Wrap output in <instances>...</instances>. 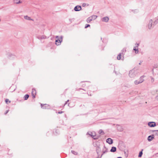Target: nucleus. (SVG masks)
<instances>
[{
    "mask_svg": "<svg viewBox=\"0 0 158 158\" xmlns=\"http://www.w3.org/2000/svg\"><path fill=\"white\" fill-rule=\"evenodd\" d=\"M8 111H9V110H6V113H5V114H7V113H8Z\"/></svg>",
    "mask_w": 158,
    "mask_h": 158,
    "instance_id": "35",
    "label": "nucleus"
},
{
    "mask_svg": "<svg viewBox=\"0 0 158 158\" xmlns=\"http://www.w3.org/2000/svg\"><path fill=\"white\" fill-rule=\"evenodd\" d=\"M63 113V111H59L58 112V114H62V113Z\"/></svg>",
    "mask_w": 158,
    "mask_h": 158,
    "instance_id": "31",
    "label": "nucleus"
},
{
    "mask_svg": "<svg viewBox=\"0 0 158 158\" xmlns=\"http://www.w3.org/2000/svg\"><path fill=\"white\" fill-rule=\"evenodd\" d=\"M117 158H122L121 157H117Z\"/></svg>",
    "mask_w": 158,
    "mask_h": 158,
    "instance_id": "41",
    "label": "nucleus"
},
{
    "mask_svg": "<svg viewBox=\"0 0 158 158\" xmlns=\"http://www.w3.org/2000/svg\"><path fill=\"white\" fill-rule=\"evenodd\" d=\"M81 6H75L74 8V10L75 11H79L81 10Z\"/></svg>",
    "mask_w": 158,
    "mask_h": 158,
    "instance_id": "6",
    "label": "nucleus"
},
{
    "mask_svg": "<svg viewBox=\"0 0 158 158\" xmlns=\"http://www.w3.org/2000/svg\"><path fill=\"white\" fill-rule=\"evenodd\" d=\"M86 5V3H83V4H82V6L83 7H84Z\"/></svg>",
    "mask_w": 158,
    "mask_h": 158,
    "instance_id": "32",
    "label": "nucleus"
},
{
    "mask_svg": "<svg viewBox=\"0 0 158 158\" xmlns=\"http://www.w3.org/2000/svg\"><path fill=\"white\" fill-rule=\"evenodd\" d=\"M144 77V76H143L140 77L139 79V83H142L143 81H144V80L143 79V78Z\"/></svg>",
    "mask_w": 158,
    "mask_h": 158,
    "instance_id": "16",
    "label": "nucleus"
},
{
    "mask_svg": "<svg viewBox=\"0 0 158 158\" xmlns=\"http://www.w3.org/2000/svg\"><path fill=\"white\" fill-rule=\"evenodd\" d=\"M135 45H136V46H135V47H136L137 48H138V46H139V44L136 43V44H135Z\"/></svg>",
    "mask_w": 158,
    "mask_h": 158,
    "instance_id": "29",
    "label": "nucleus"
},
{
    "mask_svg": "<svg viewBox=\"0 0 158 158\" xmlns=\"http://www.w3.org/2000/svg\"><path fill=\"white\" fill-rule=\"evenodd\" d=\"M157 98V99H158V96Z\"/></svg>",
    "mask_w": 158,
    "mask_h": 158,
    "instance_id": "45",
    "label": "nucleus"
},
{
    "mask_svg": "<svg viewBox=\"0 0 158 158\" xmlns=\"http://www.w3.org/2000/svg\"><path fill=\"white\" fill-rule=\"evenodd\" d=\"M9 101V99H6V100H5V102L6 103H7V102Z\"/></svg>",
    "mask_w": 158,
    "mask_h": 158,
    "instance_id": "30",
    "label": "nucleus"
},
{
    "mask_svg": "<svg viewBox=\"0 0 158 158\" xmlns=\"http://www.w3.org/2000/svg\"><path fill=\"white\" fill-rule=\"evenodd\" d=\"M24 18L26 19H27L29 20H32L33 21H34L33 19H31L30 17L27 16V15L25 16H24Z\"/></svg>",
    "mask_w": 158,
    "mask_h": 158,
    "instance_id": "12",
    "label": "nucleus"
},
{
    "mask_svg": "<svg viewBox=\"0 0 158 158\" xmlns=\"http://www.w3.org/2000/svg\"><path fill=\"white\" fill-rule=\"evenodd\" d=\"M106 142L110 144H111L113 143V140L110 138H108L106 140Z\"/></svg>",
    "mask_w": 158,
    "mask_h": 158,
    "instance_id": "8",
    "label": "nucleus"
},
{
    "mask_svg": "<svg viewBox=\"0 0 158 158\" xmlns=\"http://www.w3.org/2000/svg\"><path fill=\"white\" fill-rule=\"evenodd\" d=\"M109 19L107 17H105L102 18V21L103 22H107L109 20Z\"/></svg>",
    "mask_w": 158,
    "mask_h": 158,
    "instance_id": "11",
    "label": "nucleus"
},
{
    "mask_svg": "<svg viewBox=\"0 0 158 158\" xmlns=\"http://www.w3.org/2000/svg\"><path fill=\"white\" fill-rule=\"evenodd\" d=\"M148 125L149 126L151 127H154L156 126V123L155 122H152L148 123Z\"/></svg>",
    "mask_w": 158,
    "mask_h": 158,
    "instance_id": "4",
    "label": "nucleus"
},
{
    "mask_svg": "<svg viewBox=\"0 0 158 158\" xmlns=\"http://www.w3.org/2000/svg\"><path fill=\"white\" fill-rule=\"evenodd\" d=\"M124 153L125 154V153H126V152H125V151H124Z\"/></svg>",
    "mask_w": 158,
    "mask_h": 158,
    "instance_id": "43",
    "label": "nucleus"
},
{
    "mask_svg": "<svg viewBox=\"0 0 158 158\" xmlns=\"http://www.w3.org/2000/svg\"><path fill=\"white\" fill-rule=\"evenodd\" d=\"M90 26V25H89V24H86L85 25V28H87V27H89Z\"/></svg>",
    "mask_w": 158,
    "mask_h": 158,
    "instance_id": "27",
    "label": "nucleus"
},
{
    "mask_svg": "<svg viewBox=\"0 0 158 158\" xmlns=\"http://www.w3.org/2000/svg\"><path fill=\"white\" fill-rule=\"evenodd\" d=\"M29 97V95L28 94H26L24 97V99L25 100H27L28 99Z\"/></svg>",
    "mask_w": 158,
    "mask_h": 158,
    "instance_id": "21",
    "label": "nucleus"
},
{
    "mask_svg": "<svg viewBox=\"0 0 158 158\" xmlns=\"http://www.w3.org/2000/svg\"><path fill=\"white\" fill-rule=\"evenodd\" d=\"M158 23V19H156L153 22V26H154L156 25Z\"/></svg>",
    "mask_w": 158,
    "mask_h": 158,
    "instance_id": "19",
    "label": "nucleus"
},
{
    "mask_svg": "<svg viewBox=\"0 0 158 158\" xmlns=\"http://www.w3.org/2000/svg\"><path fill=\"white\" fill-rule=\"evenodd\" d=\"M154 135H149L148 137V141L150 142L154 139Z\"/></svg>",
    "mask_w": 158,
    "mask_h": 158,
    "instance_id": "7",
    "label": "nucleus"
},
{
    "mask_svg": "<svg viewBox=\"0 0 158 158\" xmlns=\"http://www.w3.org/2000/svg\"><path fill=\"white\" fill-rule=\"evenodd\" d=\"M99 132H100V134H104V132L103 131H102V130H100Z\"/></svg>",
    "mask_w": 158,
    "mask_h": 158,
    "instance_id": "28",
    "label": "nucleus"
},
{
    "mask_svg": "<svg viewBox=\"0 0 158 158\" xmlns=\"http://www.w3.org/2000/svg\"><path fill=\"white\" fill-rule=\"evenodd\" d=\"M71 20V19H69V20Z\"/></svg>",
    "mask_w": 158,
    "mask_h": 158,
    "instance_id": "44",
    "label": "nucleus"
},
{
    "mask_svg": "<svg viewBox=\"0 0 158 158\" xmlns=\"http://www.w3.org/2000/svg\"><path fill=\"white\" fill-rule=\"evenodd\" d=\"M72 153L73 154L75 155H77V152L74 151H71Z\"/></svg>",
    "mask_w": 158,
    "mask_h": 158,
    "instance_id": "26",
    "label": "nucleus"
},
{
    "mask_svg": "<svg viewBox=\"0 0 158 158\" xmlns=\"http://www.w3.org/2000/svg\"><path fill=\"white\" fill-rule=\"evenodd\" d=\"M129 76L131 78L134 77L135 76V70L132 69L129 71Z\"/></svg>",
    "mask_w": 158,
    "mask_h": 158,
    "instance_id": "1",
    "label": "nucleus"
},
{
    "mask_svg": "<svg viewBox=\"0 0 158 158\" xmlns=\"http://www.w3.org/2000/svg\"><path fill=\"white\" fill-rule=\"evenodd\" d=\"M56 39H59V36H56Z\"/></svg>",
    "mask_w": 158,
    "mask_h": 158,
    "instance_id": "36",
    "label": "nucleus"
},
{
    "mask_svg": "<svg viewBox=\"0 0 158 158\" xmlns=\"http://www.w3.org/2000/svg\"><path fill=\"white\" fill-rule=\"evenodd\" d=\"M90 17L92 20H94L96 19L97 16L96 15H92Z\"/></svg>",
    "mask_w": 158,
    "mask_h": 158,
    "instance_id": "20",
    "label": "nucleus"
},
{
    "mask_svg": "<svg viewBox=\"0 0 158 158\" xmlns=\"http://www.w3.org/2000/svg\"><path fill=\"white\" fill-rule=\"evenodd\" d=\"M41 108L44 109H48L49 108V106L47 104H41Z\"/></svg>",
    "mask_w": 158,
    "mask_h": 158,
    "instance_id": "3",
    "label": "nucleus"
},
{
    "mask_svg": "<svg viewBox=\"0 0 158 158\" xmlns=\"http://www.w3.org/2000/svg\"><path fill=\"white\" fill-rule=\"evenodd\" d=\"M104 148H103V154H102L101 155V157H102L103 154H104L108 152V149L106 148L105 146H104Z\"/></svg>",
    "mask_w": 158,
    "mask_h": 158,
    "instance_id": "9",
    "label": "nucleus"
},
{
    "mask_svg": "<svg viewBox=\"0 0 158 158\" xmlns=\"http://www.w3.org/2000/svg\"><path fill=\"white\" fill-rule=\"evenodd\" d=\"M38 38L39 40H42V39H45L47 38V37L45 35H42L41 36H39L38 37Z\"/></svg>",
    "mask_w": 158,
    "mask_h": 158,
    "instance_id": "14",
    "label": "nucleus"
},
{
    "mask_svg": "<svg viewBox=\"0 0 158 158\" xmlns=\"http://www.w3.org/2000/svg\"><path fill=\"white\" fill-rule=\"evenodd\" d=\"M116 151V148L114 147H112L111 149L110 150V152H114Z\"/></svg>",
    "mask_w": 158,
    "mask_h": 158,
    "instance_id": "13",
    "label": "nucleus"
},
{
    "mask_svg": "<svg viewBox=\"0 0 158 158\" xmlns=\"http://www.w3.org/2000/svg\"><path fill=\"white\" fill-rule=\"evenodd\" d=\"M9 102H10V101H9Z\"/></svg>",
    "mask_w": 158,
    "mask_h": 158,
    "instance_id": "46",
    "label": "nucleus"
},
{
    "mask_svg": "<svg viewBox=\"0 0 158 158\" xmlns=\"http://www.w3.org/2000/svg\"><path fill=\"white\" fill-rule=\"evenodd\" d=\"M91 136L94 139L95 136L93 135H91Z\"/></svg>",
    "mask_w": 158,
    "mask_h": 158,
    "instance_id": "37",
    "label": "nucleus"
},
{
    "mask_svg": "<svg viewBox=\"0 0 158 158\" xmlns=\"http://www.w3.org/2000/svg\"><path fill=\"white\" fill-rule=\"evenodd\" d=\"M36 94V91L35 89H32L31 92V95L33 98H35V94Z\"/></svg>",
    "mask_w": 158,
    "mask_h": 158,
    "instance_id": "10",
    "label": "nucleus"
},
{
    "mask_svg": "<svg viewBox=\"0 0 158 158\" xmlns=\"http://www.w3.org/2000/svg\"><path fill=\"white\" fill-rule=\"evenodd\" d=\"M151 81L152 82H153L154 81V79L153 77H152L151 78Z\"/></svg>",
    "mask_w": 158,
    "mask_h": 158,
    "instance_id": "33",
    "label": "nucleus"
},
{
    "mask_svg": "<svg viewBox=\"0 0 158 158\" xmlns=\"http://www.w3.org/2000/svg\"><path fill=\"white\" fill-rule=\"evenodd\" d=\"M135 51V53L136 54H137L139 52L138 49V48H137L136 47H134L133 49Z\"/></svg>",
    "mask_w": 158,
    "mask_h": 158,
    "instance_id": "17",
    "label": "nucleus"
},
{
    "mask_svg": "<svg viewBox=\"0 0 158 158\" xmlns=\"http://www.w3.org/2000/svg\"><path fill=\"white\" fill-rule=\"evenodd\" d=\"M153 21L152 19H150L149 21L148 24V28L150 29L152 28V27L153 26Z\"/></svg>",
    "mask_w": 158,
    "mask_h": 158,
    "instance_id": "5",
    "label": "nucleus"
},
{
    "mask_svg": "<svg viewBox=\"0 0 158 158\" xmlns=\"http://www.w3.org/2000/svg\"><path fill=\"white\" fill-rule=\"evenodd\" d=\"M94 139H98V138L97 137H95V138H94Z\"/></svg>",
    "mask_w": 158,
    "mask_h": 158,
    "instance_id": "38",
    "label": "nucleus"
},
{
    "mask_svg": "<svg viewBox=\"0 0 158 158\" xmlns=\"http://www.w3.org/2000/svg\"><path fill=\"white\" fill-rule=\"evenodd\" d=\"M69 100H68L64 104V105H66V104H67V102H69Z\"/></svg>",
    "mask_w": 158,
    "mask_h": 158,
    "instance_id": "34",
    "label": "nucleus"
},
{
    "mask_svg": "<svg viewBox=\"0 0 158 158\" xmlns=\"http://www.w3.org/2000/svg\"><path fill=\"white\" fill-rule=\"evenodd\" d=\"M92 20L89 17L87 19L86 21H87V23H89L90 22V21Z\"/></svg>",
    "mask_w": 158,
    "mask_h": 158,
    "instance_id": "22",
    "label": "nucleus"
},
{
    "mask_svg": "<svg viewBox=\"0 0 158 158\" xmlns=\"http://www.w3.org/2000/svg\"><path fill=\"white\" fill-rule=\"evenodd\" d=\"M63 37L62 36H61L59 39H57L56 40L55 44L57 45H59L61 43L62 41Z\"/></svg>",
    "mask_w": 158,
    "mask_h": 158,
    "instance_id": "2",
    "label": "nucleus"
},
{
    "mask_svg": "<svg viewBox=\"0 0 158 158\" xmlns=\"http://www.w3.org/2000/svg\"><path fill=\"white\" fill-rule=\"evenodd\" d=\"M141 63H142V61H140V62L139 63V65L141 64Z\"/></svg>",
    "mask_w": 158,
    "mask_h": 158,
    "instance_id": "40",
    "label": "nucleus"
},
{
    "mask_svg": "<svg viewBox=\"0 0 158 158\" xmlns=\"http://www.w3.org/2000/svg\"><path fill=\"white\" fill-rule=\"evenodd\" d=\"M91 136V135H92V133L91 132V133L90 134H89Z\"/></svg>",
    "mask_w": 158,
    "mask_h": 158,
    "instance_id": "39",
    "label": "nucleus"
},
{
    "mask_svg": "<svg viewBox=\"0 0 158 158\" xmlns=\"http://www.w3.org/2000/svg\"><path fill=\"white\" fill-rule=\"evenodd\" d=\"M100 150V148L99 147H97L96 148V151L98 155L99 154V152Z\"/></svg>",
    "mask_w": 158,
    "mask_h": 158,
    "instance_id": "18",
    "label": "nucleus"
},
{
    "mask_svg": "<svg viewBox=\"0 0 158 158\" xmlns=\"http://www.w3.org/2000/svg\"><path fill=\"white\" fill-rule=\"evenodd\" d=\"M134 83H135V85H138L140 83H139V81H138V80L135 81L134 82Z\"/></svg>",
    "mask_w": 158,
    "mask_h": 158,
    "instance_id": "25",
    "label": "nucleus"
},
{
    "mask_svg": "<svg viewBox=\"0 0 158 158\" xmlns=\"http://www.w3.org/2000/svg\"><path fill=\"white\" fill-rule=\"evenodd\" d=\"M156 134L157 135L158 134V132H156Z\"/></svg>",
    "mask_w": 158,
    "mask_h": 158,
    "instance_id": "42",
    "label": "nucleus"
},
{
    "mask_svg": "<svg viewBox=\"0 0 158 158\" xmlns=\"http://www.w3.org/2000/svg\"><path fill=\"white\" fill-rule=\"evenodd\" d=\"M117 59L120 60L121 59V54L120 53L117 56Z\"/></svg>",
    "mask_w": 158,
    "mask_h": 158,
    "instance_id": "24",
    "label": "nucleus"
},
{
    "mask_svg": "<svg viewBox=\"0 0 158 158\" xmlns=\"http://www.w3.org/2000/svg\"><path fill=\"white\" fill-rule=\"evenodd\" d=\"M143 149H142V151L139 152V155H138V157H140L142 156V155L143 154L142 151H143Z\"/></svg>",
    "mask_w": 158,
    "mask_h": 158,
    "instance_id": "23",
    "label": "nucleus"
},
{
    "mask_svg": "<svg viewBox=\"0 0 158 158\" xmlns=\"http://www.w3.org/2000/svg\"><path fill=\"white\" fill-rule=\"evenodd\" d=\"M1 21V19H0V21Z\"/></svg>",
    "mask_w": 158,
    "mask_h": 158,
    "instance_id": "47",
    "label": "nucleus"
},
{
    "mask_svg": "<svg viewBox=\"0 0 158 158\" xmlns=\"http://www.w3.org/2000/svg\"><path fill=\"white\" fill-rule=\"evenodd\" d=\"M14 2L16 4H19L22 3V2L20 1V0H13Z\"/></svg>",
    "mask_w": 158,
    "mask_h": 158,
    "instance_id": "15",
    "label": "nucleus"
}]
</instances>
